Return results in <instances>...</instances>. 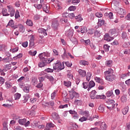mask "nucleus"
I'll use <instances>...</instances> for the list:
<instances>
[{"label":"nucleus","mask_w":130,"mask_h":130,"mask_svg":"<svg viewBox=\"0 0 130 130\" xmlns=\"http://www.w3.org/2000/svg\"><path fill=\"white\" fill-rule=\"evenodd\" d=\"M68 16L70 19H74L75 18V14L73 13L68 14Z\"/></svg>","instance_id":"54"},{"label":"nucleus","mask_w":130,"mask_h":130,"mask_svg":"<svg viewBox=\"0 0 130 130\" xmlns=\"http://www.w3.org/2000/svg\"><path fill=\"white\" fill-rule=\"evenodd\" d=\"M37 53V51H35L34 52H32V51H29L28 52V54H29V55H31V56H35Z\"/></svg>","instance_id":"42"},{"label":"nucleus","mask_w":130,"mask_h":130,"mask_svg":"<svg viewBox=\"0 0 130 130\" xmlns=\"http://www.w3.org/2000/svg\"><path fill=\"white\" fill-rule=\"evenodd\" d=\"M39 58H40L41 61L42 62L40 64H42V66H45L46 63H50V62L53 61L54 59L53 58H52L51 59L50 58L47 59L44 57V56H46V57H49L50 56V53H48V52L42 53L39 54Z\"/></svg>","instance_id":"1"},{"label":"nucleus","mask_w":130,"mask_h":130,"mask_svg":"<svg viewBox=\"0 0 130 130\" xmlns=\"http://www.w3.org/2000/svg\"><path fill=\"white\" fill-rule=\"evenodd\" d=\"M52 127H54V124L52 123H48L44 130H50Z\"/></svg>","instance_id":"12"},{"label":"nucleus","mask_w":130,"mask_h":130,"mask_svg":"<svg viewBox=\"0 0 130 130\" xmlns=\"http://www.w3.org/2000/svg\"><path fill=\"white\" fill-rule=\"evenodd\" d=\"M121 37L123 39H126L127 38V35L125 31H123L121 34Z\"/></svg>","instance_id":"37"},{"label":"nucleus","mask_w":130,"mask_h":130,"mask_svg":"<svg viewBox=\"0 0 130 130\" xmlns=\"http://www.w3.org/2000/svg\"><path fill=\"white\" fill-rule=\"evenodd\" d=\"M61 57L63 59H65V58H68V55L67 54V52L64 51L63 54L61 55Z\"/></svg>","instance_id":"58"},{"label":"nucleus","mask_w":130,"mask_h":130,"mask_svg":"<svg viewBox=\"0 0 130 130\" xmlns=\"http://www.w3.org/2000/svg\"><path fill=\"white\" fill-rule=\"evenodd\" d=\"M78 73H79L80 76H81L82 77H84L86 76V71H85L84 70L80 69L78 71Z\"/></svg>","instance_id":"19"},{"label":"nucleus","mask_w":130,"mask_h":130,"mask_svg":"<svg viewBox=\"0 0 130 130\" xmlns=\"http://www.w3.org/2000/svg\"><path fill=\"white\" fill-rule=\"evenodd\" d=\"M87 119H88V118L85 117V116H83V117H81V118H80L79 119V120L81 122H83V121H86V120H87Z\"/></svg>","instance_id":"47"},{"label":"nucleus","mask_w":130,"mask_h":130,"mask_svg":"<svg viewBox=\"0 0 130 130\" xmlns=\"http://www.w3.org/2000/svg\"><path fill=\"white\" fill-rule=\"evenodd\" d=\"M20 17V14L19 13V11L16 10L15 14V19H18Z\"/></svg>","instance_id":"57"},{"label":"nucleus","mask_w":130,"mask_h":130,"mask_svg":"<svg viewBox=\"0 0 130 130\" xmlns=\"http://www.w3.org/2000/svg\"><path fill=\"white\" fill-rule=\"evenodd\" d=\"M31 98V96L29 94H25L23 96V103H27V102L28 100H29V98Z\"/></svg>","instance_id":"15"},{"label":"nucleus","mask_w":130,"mask_h":130,"mask_svg":"<svg viewBox=\"0 0 130 130\" xmlns=\"http://www.w3.org/2000/svg\"><path fill=\"white\" fill-rule=\"evenodd\" d=\"M19 50V48L16 47L15 48L10 49V52H12V53H15V52H17Z\"/></svg>","instance_id":"46"},{"label":"nucleus","mask_w":130,"mask_h":130,"mask_svg":"<svg viewBox=\"0 0 130 130\" xmlns=\"http://www.w3.org/2000/svg\"><path fill=\"white\" fill-rule=\"evenodd\" d=\"M83 115L84 116V117H86V118H88L89 116H90V114H89V111H85L83 112Z\"/></svg>","instance_id":"41"},{"label":"nucleus","mask_w":130,"mask_h":130,"mask_svg":"<svg viewBox=\"0 0 130 130\" xmlns=\"http://www.w3.org/2000/svg\"><path fill=\"white\" fill-rule=\"evenodd\" d=\"M104 75L106 81H108L109 82H113L116 79V76L113 74V70L111 69L105 71Z\"/></svg>","instance_id":"2"},{"label":"nucleus","mask_w":130,"mask_h":130,"mask_svg":"<svg viewBox=\"0 0 130 130\" xmlns=\"http://www.w3.org/2000/svg\"><path fill=\"white\" fill-rule=\"evenodd\" d=\"M14 24H15V22H14V20H11L8 22V26H10V27H11V28H13V29H17V28H18V27H17L16 26H15Z\"/></svg>","instance_id":"11"},{"label":"nucleus","mask_w":130,"mask_h":130,"mask_svg":"<svg viewBox=\"0 0 130 130\" xmlns=\"http://www.w3.org/2000/svg\"><path fill=\"white\" fill-rule=\"evenodd\" d=\"M81 2V0H73L72 1V4H73V5H76L77 4H79Z\"/></svg>","instance_id":"61"},{"label":"nucleus","mask_w":130,"mask_h":130,"mask_svg":"<svg viewBox=\"0 0 130 130\" xmlns=\"http://www.w3.org/2000/svg\"><path fill=\"white\" fill-rule=\"evenodd\" d=\"M74 98H75V91H73L71 92L70 94V99L73 100L74 99Z\"/></svg>","instance_id":"51"},{"label":"nucleus","mask_w":130,"mask_h":130,"mask_svg":"<svg viewBox=\"0 0 130 130\" xmlns=\"http://www.w3.org/2000/svg\"><path fill=\"white\" fill-rule=\"evenodd\" d=\"M105 16L106 17H108L109 19H113V13L112 12L106 13H105Z\"/></svg>","instance_id":"24"},{"label":"nucleus","mask_w":130,"mask_h":130,"mask_svg":"<svg viewBox=\"0 0 130 130\" xmlns=\"http://www.w3.org/2000/svg\"><path fill=\"white\" fill-rule=\"evenodd\" d=\"M126 96L123 95L122 97H121V101L122 102H126Z\"/></svg>","instance_id":"55"},{"label":"nucleus","mask_w":130,"mask_h":130,"mask_svg":"<svg viewBox=\"0 0 130 130\" xmlns=\"http://www.w3.org/2000/svg\"><path fill=\"white\" fill-rule=\"evenodd\" d=\"M113 39H114V38L110 37V36H109V34H106L105 35L104 40H106V41L109 42L110 41H112V40H113Z\"/></svg>","instance_id":"8"},{"label":"nucleus","mask_w":130,"mask_h":130,"mask_svg":"<svg viewBox=\"0 0 130 130\" xmlns=\"http://www.w3.org/2000/svg\"><path fill=\"white\" fill-rule=\"evenodd\" d=\"M2 14L3 16L5 17H8L10 16V14L8 13V9L6 8H3L2 11Z\"/></svg>","instance_id":"14"},{"label":"nucleus","mask_w":130,"mask_h":130,"mask_svg":"<svg viewBox=\"0 0 130 130\" xmlns=\"http://www.w3.org/2000/svg\"><path fill=\"white\" fill-rule=\"evenodd\" d=\"M95 16L98 18H102L103 17V14L101 12H97L95 13Z\"/></svg>","instance_id":"49"},{"label":"nucleus","mask_w":130,"mask_h":130,"mask_svg":"<svg viewBox=\"0 0 130 130\" xmlns=\"http://www.w3.org/2000/svg\"><path fill=\"white\" fill-rule=\"evenodd\" d=\"M84 89H88L89 88V82H83L82 83Z\"/></svg>","instance_id":"36"},{"label":"nucleus","mask_w":130,"mask_h":130,"mask_svg":"<svg viewBox=\"0 0 130 130\" xmlns=\"http://www.w3.org/2000/svg\"><path fill=\"white\" fill-rule=\"evenodd\" d=\"M7 8L9 16H10V17H14L15 16V9H14V7L11 5H9L8 6Z\"/></svg>","instance_id":"4"},{"label":"nucleus","mask_w":130,"mask_h":130,"mask_svg":"<svg viewBox=\"0 0 130 130\" xmlns=\"http://www.w3.org/2000/svg\"><path fill=\"white\" fill-rule=\"evenodd\" d=\"M109 48H110V46L108 44H106L104 45V49L105 51H109Z\"/></svg>","instance_id":"43"},{"label":"nucleus","mask_w":130,"mask_h":130,"mask_svg":"<svg viewBox=\"0 0 130 130\" xmlns=\"http://www.w3.org/2000/svg\"><path fill=\"white\" fill-rule=\"evenodd\" d=\"M45 78L46 79H48L51 82V83H52L53 81H54V78H53V77L50 76V75H46L45 76Z\"/></svg>","instance_id":"28"},{"label":"nucleus","mask_w":130,"mask_h":130,"mask_svg":"<svg viewBox=\"0 0 130 130\" xmlns=\"http://www.w3.org/2000/svg\"><path fill=\"white\" fill-rule=\"evenodd\" d=\"M99 110L100 112H104V110H105V109H104V107H103V106H100L99 107Z\"/></svg>","instance_id":"52"},{"label":"nucleus","mask_w":130,"mask_h":130,"mask_svg":"<svg viewBox=\"0 0 130 130\" xmlns=\"http://www.w3.org/2000/svg\"><path fill=\"white\" fill-rule=\"evenodd\" d=\"M106 64H107V66H112L113 62L112 60H108L106 61Z\"/></svg>","instance_id":"53"},{"label":"nucleus","mask_w":130,"mask_h":130,"mask_svg":"<svg viewBox=\"0 0 130 130\" xmlns=\"http://www.w3.org/2000/svg\"><path fill=\"white\" fill-rule=\"evenodd\" d=\"M2 60L4 61V62H9V59H8V58H4L3 59L2 57H0V62Z\"/></svg>","instance_id":"50"},{"label":"nucleus","mask_w":130,"mask_h":130,"mask_svg":"<svg viewBox=\"0 0 130 130\" xmlns=\"http://www.w3.org/2000/svg\"><path fill=\"white\" fill-rule=\"evenodd\" d=\"M38 32L41 37L43 36H46L47 35V29L44 28H39L38 29Z\"/></svg>","instance_id":"6"},{"label":"nucleus","mask_w":130,"mask_h":130,"mask_svg":"<svg viewBox=\"0 0 130 130\" xmlns=\"http://www.w3.org/2000/svg\"><path fill=\"white\" fill-rule=\"evenodd\" d=\"M19 28L20 32H24V30H25V27H24V26L22 24L19 25Z\"/></svg>","instance_id":"38"},{"label":"nucleus","mask_w":130,"mask_h":130,"mask_svg":"<svg viewBox=\"0 0 130 130\" xmlns=\"http://www.w3.org/2000/svg\"><path fill=\"white\" fill-rule=\"evenodd\" d=\"M26 24L27 25V26H29L30 27H32L33 26V22H32V20L30 19H27L26 21Z\"/></svg>","instance_id":"33"},{"label":"nucleus","mask_w":130,"mask_h":130,"mask_svg":"<svg viewBox=\"0 0 130 130\" xmlns=\"http://www.w3.org/2000/svg\"><path fill=\"white\" fill-rule=\"evenodd\" d=\"M63 83L64 86H66V87H71V85H72V82H71L70 81H63Z\"/></svg>","instance_id":"32"},{"label":"nucleus","mask_w":130,"mask_h":130,"mask_svg":"<svg viewBox=\"0 0 130 130\" xmlns=\"http://www.w3.org/2000/svg\"><path fill=\"white\" fill-rule=\"evenodd\" d=\"M122 112L124 115H125L128 112V108H125L122 109Z\"/></svg>","instance_id":"40"},{"label":"nucleus","mask_w":130,"mask_h":130,"mask_svg":"<svg viewBox=\"0 0 130 130\" xmlns=\"http://www.w3.org/2000/svg\"><path fill=\"white\" fill-rule=\"evenodd\" d=\"M110 33H111L112 35H113V34H115V33H116V29L115 28H113L110 30Z\"/></svg>","instance_id":"60"},{"label":"nucleus","mask_w":130,"mask_h":130,"mask_svg":"<svg viewBox=\"0 0 130 130\" xmlns=\"http://www.w3.org/2000/svg\"><path fill=\"white\" fill-rule=\"evenodd\" d=\"M68 11H76V6H71L68 8Z\"/></svg>","instance_id":"59"},{"label":"nucleus","mask_w":130,"mask_h":130,"mask_svg":"<svg viewBox=\"0 0 130 130\" xmlns=\"http://www.w3.org/2000/svg\"><path fill=\"white\" fill-rule=\"evenodd\" d=\"M105 98H106V96L104 95V94L96 95V99H105Z\"/></svg>","instance_id":"35"},{"label":"nucleus","mask_w":130,"mask_h":130,"mask_svg":"<svg viewBox=\"0 0 130 130\" xmlns=\"http://www.w3.org/2000/svg\"><path fill=\"white\" fill-rule=\"evenodd\" d=\"M115 103V102H114V100H109L108 101V104L109 106H107V108L108 109H109L110 110H111L113 109L115 107V105L117 106V104H114Z\"/></svg>","instance_id":"3"},{"label":"nucleus","mask_w":130,"mask_h":130,"mask_svg":"<svg viewBox=\"0 0 130 130\" xmlns=\"http://www.w3.org/2000/svg\"><path fill=\"white\" fill-rule=\"evenodd\" d=\"M71 42L73 43L75 45H77L78 44V40L75 38H70Z\"/></svg>","instance_id":"26"},{"label":"nucleus","mask_w":130,"mask_h":130,"mask_svg":"<svg viewBox=\"0 0 130 130\" xmlns=\"http://www.w3.org/2000/svg\"><path fill=\"white\" fill-rule=\"evenodd\" d=\"M87 32V27L83 26L81 28V33H86Z\"/></svg>","instance_id":"48"},{"label":"nucleus","mask_w":130,"mask_h":130,"mask_svg":"<svg viewBox=\"0 0 130 130\" xmlns=\"http://www.w3.org/2000/svg\"><path fill=\"white\" fill-rule=\"evenodd\" d=\"M53 69L54 71L56 72H60L61 70H63L64 69V66H53Z\"/></svg>","instance_id":"9"},{"label":"nucleus","mask_w":130,"mask_h":130,"mask_svg":"<svg viewBox=\"0 0 130 130\" xmlns=\"http://www.w3.org/2000/svg\"><path fill=\"white\" fill-rule=\"evenodd\" d=\"M56 93H57V91L55 90L53 93H51V97L52 100L55 98V96H56Z\"/></svg>","instance_id":"39"},{"label":"nucleus","mask_w":130,"mask_h":130,"mask_svg":"<svg viewBox=\"0 0 130 130\" xmlns=\"http://www.w3.org/2000/svg\"><path fill=\"white\" fill-rule=\"evenodd\" d=\"M15 100H19L21 98V94L19 93H16L14 94Z\"/></svg>","instance_id":"34"},{"label":"nucleus","mask_w":130,"mask_h":130,"mask_svg":"<svg viewBox=\"0 0 130 130\" xmlns=\"http://www.w3.org/2000/svg\"><path fill=\"white\" fill-rule=\"evenodd\" d=\"M27 119L25 118L19 119L18 120V123L19 124H21V125H24V126H28L29 124H30V121H27Z\"/></svg>","instance_id":"5"},{"label":"nucleus","mask_w":130,"mask_h":130,"mask_svg":"<svg viewBox=\"0 0 130 130\" xmlns=\"http://www.w3.org/2000/svg\"><path fill=\"white\" fill-rule=\"evenodd\" d=\"M105 23V20L104 19H99V21L98 22V27H101L104 25Z\"/></svg>","instance_id":"20"},{"label":"nucleus","mask_w":130,"mask_h":130,"mask_svg":"<svg viewBox=\"0 0 130 130\" xmlns=\"http://www.w3.org/2000/svg\"><path fill=\"white\" fill-rule=\"evenodd\" d=\"M31 82L34 86H35V85H37V83H38V81L37 80V78L32 77Z\"/></svg>","instance_id":"31"},{"label":"nucleus","mask_w":130,"mask_h":130,"mask_svg":"<svg viewBox=\"0 0 130 130\" xmlns=\"http://www.w3.org/2000/svg\"><path fill=\"white\" fill-rule=\"evenodd\" d=\"M42 8H43V10L44 12H45V13H48V12H49V8L48 6H47V5L45 4H43L42 5Z\"/></svg>","instance_id":"17"},{"label":"nucleus","mask_w":130,"mask_h":130,"mask_svg":"<svg viewBox=\"0 0 130 130\" xmlns=\"http://www.w3.org/2000/svg\"><path fill=\"white\" fill-rule=\"evenodd\" d=\"M106 128H107V126H106V123H105V122H102L101 126H100V129L101 130H106Z\"/></svg>","instance_id":"21"},{"label":"nucleus","mask_w":130,"mask_h":130,"mask_svg":"<svg viewBox=\"0 0 130 130\" xmlns=\"http://www.w3.org/2000/svg\"><path fill=\"white\" fill-rule=\"evenodd\" d=\"M94 79L95 82L99 83V84H101V85H103V84H104L103 80L101 79L100 78L98 77H95Z\"/></svg>","instance_id":"18"},{"label":"nucleus","mask_w":130,"mask_h":130,"mask_svg":"<svg viewBox=\"0 0 130 130\" xmlns=\"http://www.w3.org/2000/svg\"><path fill=\"white\" fill-rule=\"evenodd\" d=\"M66 35L69 38H72L74 36V30L70 29L66 32Z\"/></svg>","instance_id":"7"},{"label":"nucleus","mask_w":130,"mask_h":130,"mask_svg":"<svg viewBox=\"0 0 130 130\" xmlns=\"http://www.w3.org/2000/svg\"><path fill=\"white\" fill-rule=\"evenodd\" d=\"M88 85L89 87L87 89V91H90L92 88H94V87H95V82L91 80L88 83Z\"/></svg>","instance_id":"13"},{"label":"nucleus","mask_w":130,"mask_h":130,"mask_svg":"<svg viewBox=\"0 0 130 130\" xmlns=\"http://www.w3.org/2000/svg\"><path fill=\"white\" fill-rule=\"evenodd\" d=\"M91 77H92V74L91 72H88L86 75V81L89 82L91 80Z\"/></svg>","instance_id":"25"},{"label":"nucleus","mask_w":130,"mask_h":130,"mask_svg":"<svg viewBox=\"0 0 130 130\" xmlns=\"http://www.w3.org/2000/svg\"><path fill=\"white\" fill-rule=\"evenodd\" d=\"M52 118H53V119L55 120H57V119H59V115H58V114H57V113H53L52 114Z\"/></svg>","instance_id":"23"},{"label":"nucleus","mask_w":130,"mask_h":130,"mask_svg":"<svg viewBox=\"0 0 130 130\" xmlns=\"http://www.w3.org/2000/svg\"><path fill=\"white\" fill-rule=\"evenodd\" d=\"M80 64H81V66H88L89 65V62L87 61H85L84 60H81L79 62Z\"/></svg>","instance_id":"29"},{"label":"nucleus","mask_w":130,"mask_h":130,"mask_svg":"<svg viewBox=\"0 0 130 130\" xmlns=\"http://www.w3.org/2000/svg\"><path fill=\"white\" fill-rule=\"evenodd\" d=\"M113 94V91L112 90H109L106 93L107 97H111V96Z\"/></svg>","instance_id":"45"},{"label":"nucleus","mask_w":130,"mask_h":130,"mask_svg":"<svg viewBox=\"0 0 130 130\" xmlns=\"http://www.w3.org/2000/svg\"><path fill=\"white\" fill-rule=\"evenodd\" d=\"M23 91L25 92V93H29L30 89L29 88V87L28 86H25L23 88Z\"/></svg>","instance_id":"44"},{"label":"nucleus","mask_w":130,"mask_h":130,"mask_svg":"<svg viewBox=\"0 0 130 130\" xmlns=\"http://www.w3.org/2000/svg\"><path fill=\"white\" fill-rule=\"evenodd\" d=\"M117 14L119 15H125V13L124 12V10L122 8H119L117 11Z\"/></svg>","instance_id":"22"},{"label":"nucleus","mask_w":130,"mask_h":130,"mask_svg":"<svg viewBox=\"0 0 130 130\" xmlns=\"http://www.w3.org/2000/svg\"><path fill=\"white\" fill-rule=\"evenodd\" d=\"M36 126H37V127H38V128H44V125L42 124V125H38V124H36Z\"/></svg>","instance_id":"63"},{"label":"nucleus","mask_w":130,"mask_h":130,"mask_svg":"<svg viewBox=\"0 0 130 130\" xmlns=\"http://www.w3.org/2000/svg\"><path fill=\"white\" fill-rule=\"evenodd\" d=\"M35 8L38 9V10H41L42 8V4H37L35 6Z\"/></svg>","instance_id":"56"},{"label":"nucleus","mask_w":130,"mask_h":130,"mask_svg":"<svg viewBox=\"0 0 130 130\" xmlns=\"http://www.w3.org/2000/svg\"><path fill=\"white\" fill-rule=\"evenodd\" d=\"M14 130H23V128L20 126H16L14 127Z\"/></svg>","instance_id":"64"},{"label":"nucleus","mask_w":130,"mask_h":130,"mask_svg":"<svg viewBox=\"0 0 130 130\" xmlns=\"http://www.w3.org/2000/svg\"><path fill=\"white\" fill-rule=\"evenodd\" d=\"M45 72H47V73H53V69H51L50 68H47V69L45 70Z\"/></svg>","instance_id":"62"},{"label":"nucleus","mask_w":130,"mask_h":130,"mask_svg":"<svg viewBox=\"0 0 130 130\" xmlns=\"http://www.w3.org/2000/svg\"><path fill=\"white\" fill-rule=\"evenodd\" d=\"M75 19L77 22H82V21H83V18H82V15L81 14L75 16Z\"/></svg>","instance_id":"27"},{"label":"nucleus","mask_w":130,"mask_h":130,"mask_svg":"<svg viewBox=\"0 0 130 130\" xmlns=\"http://www.w3.org/2000/svg\"><path fill=\"white\" fill-rule=\"evenodd\" d=\"M34 45H35V44L34 43V38L32 37L29 41V47H33Z\"/></svg>","instance_id":"30"},{"label":"nucleus","mask_w":130,"mask_h":130,"mask_svg":"<svg viewBox=\"0 0 130 130\" xmlns=\"http://www.w3.org/2000/svg\"><path fill=\"white\" fill-rule=\"evenodd\" d=\"M59 24L58 21L56 20H54L52 22V27L54 30H57V28L58 27Z\"/></svg>","instance_id":"10"},{"label":"nucleus","mask_w":130,"mask_h":130,"mask_svg":"<svg viewBox=\"0 0 130 130\" xmlns=\"http://www.w3.org/2000/svg\"><path fill=\"white\" fill-rule=\"evenodd\" d=\"M96 93H97V92H96V91L95 90H92L90 92V98H91V99H96Z\"/></svg>","instance_id":"16"}]
</instances>
